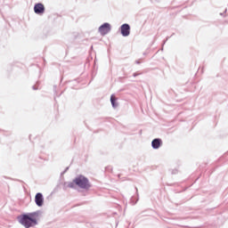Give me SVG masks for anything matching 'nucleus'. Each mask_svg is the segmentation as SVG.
<instances>
[{
	"label": "nucleus",
	"mask_w": 228,
	"mask_h": 228,
	"mask_svg": "<svg viewBox=\"0 0 228 228\" xmlns=\"http://www.w3.org/2000/svg\"><path fill=\"white\" fill-rule=\"evenodd\" d=\"M38 220V213L33 212L29 214L22 215L19 217V222L21 225H24L25 228L35 227Z\"/></svg>",
	"instance_id": "obj_1"
},
{
	"label": "nucleus",
	"mask_w": 228,
	"mask_h": 228,
	"mask_svg": "<svg viewBox=\"0 0 228 228\" xmlns=\"http://www.w3.org/2000/svg\"><path fill=\"white\" fill-rule=\"evenodd\" d=\"M73 183H75L77 186H79V188H83L85 190L90 188V183L88 182V179L83 175L75 178Z\"/></svg>",
	"instance_id": "obj_2"
},
{
	"label": "nucleus",
	"mask_w": 228,
	"mask_h": 228,
	"mask_svg": "<svg viewBox=\"0 0 228 228\" xmlns=\"http://www.w3.org/2000/svg\"><path fill=\"white\" fill-rule=\"evenodd\" d=\"M120 31L122 37H129V35H131V27L129 24L125 23L120 27Z\"/></svg>",
	"instance_id": "obj_3"
},
{
	"label": "nucleus",
	"mask_w": 228,
	"mask_h": 228,
	"mask_svg": "<svg viewBox=\"0 0 228 228\" xmlns=\"http://www.w3.org/2000/svg\"><path fill=\"white\" fill-rule=\"evenodd\" d=\"M99 31L101 35L104 37V35H108L109 31H111V26L110 25V23H104L99 28Z\"/></svg>",
	"instance_id": "obj_4"
},
{
	"label": "nucleus",
	"mask_w": 228,
	"mask_h": 228,
	"mask_svg": "<svg viewBox=\"0 0 228 228\" xmlns=\"http://www.w3.org/2000/svg\"><path fill=\"white\" fill-rule=\"evenodd\" d=\"M34 12L37 15H42L45 12V7L44 6V4H36L34 6Z\"/></svg>",
	"instance_id": "obj_5"
},
{
	"label": "nucleus",
	"mask_w": 228,
	"mask_h": 228,
	"mask_svg": "<svg viewBox=\"0 0 228 228\" xmlns=\"http://www.w3.org/2000/svg\"><path fill=\"white\" fill-rule=\"evenodd\" d=\"M35 202L37 206L42 208V206H44V195L40 192L37 193L35 196Z\"/></svg>",
	"instance_id": "obj_6"
},
{
	"label": "nucleus",
	"mask_w": 228,
	"mask_h": 228,
	"mask_svg": "<svg viewBox=\"0 0 228 228\" xmlns=\"http://www.w3.org/2000/svg\"><path fill=\"white\" fill-rule=\"evenodd\" d=\"M151 147L154 149H159V147H161V139H154L151 142Z\"/></svg>",
	"instance_id": "obj_7"
},
{
	"label": "nucleus",
	"mask_w": 228,
	"mask_h": 228,
	"mask_svg": "<svg viewBox=\"0 0 228 228\" xmlns=\"http://www.w3.org/2000/svg\"><path fill=\"white\" fill-rule=\"evenodd\" d=\"M110 102L114 108H117V106H118V103H117V97L114 94L110 96Z\"/></svg>",
	"instance_id": "obj_8"
},
{
	"label": "nucleus",
	"mask_w": 228,
	"mask_h": 228,
	"mask_svg": "<svg viewBox=\"0 0 228 228\" xmlns=\"http://www.w3.org/2000/svg\"><path fill=\"white\" fill-rule=\"evenodd\" d=\"M69 188H74V183H69Z\"/></svg>",
	"instance_id": "obj_9"
}]
</instances>
